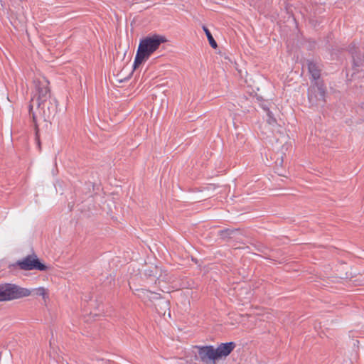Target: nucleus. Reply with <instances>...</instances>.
<instances>
[{
	"label": "nucleus",
	"mask_w": 364,
	"mask_h": 364,
	"mask_svg": "<svg viewBox=\"0 0 364 364\" xmlns=\"http://www.w3.org/2000/svg\"><path fill=\"white\" fill-rule=\"evenodd\" d=\"M309 71L315 81L308 90V98L311 106L323 107L326 102V87L322 81L319 80L321 70L319 66L313 61H308Z\"/></svg>",
	"instance_id": "obj_1"
},
{
	"label": "nucleus",
	"mask_w": 364,
	"mask_h": 364,
	"mask_svg": "<svg viewBox=\"0 0 364 364\" xmlns=\"http://www.w3.org/2000/svg\"><path fill=\"white\" fill-rule=\"evenodd\" d=\"M166 41V39L164 36L157 34L147 36L141 39L133 64L134 69L147 60L159 48V46Z\"/></svg>",
	"instance_id": "obj_2"
},
{
	"label": "nucleus",
	"mask_w": 364,
	"mask_h": 364,
	"mask_svg": "<svg viewBox=\"0 0 364 364\" xmlns=\"http://www.w3.org/2000/svg\"><path fill=\"white\" fill-rule=\"evenodd\" d=\"M31 291L28 289L14 284H0V301H7L28 296Z\"/></svg>",
	"instance_id": "obj_3"
},
{
	"label": "nucleus",
	"mask_w": 364,
	"mask_h": 364,
	"mask_svg": "<svg viewBox=\"0 0 364 364\" xmlns=\"http://www.w3.org/2000/svg\"><path fill=\"white\" fill-rule=\"evenodd\" d=\"M35 83L36 94L31 100L32 105H30V112H31L33 105L36 104L39 107L50 97V90L48 86V82L46 80L43 79L41 81L35 82Z\"/></svg>",
	"instance_id": "obj_4"
},
{
	"label": "nucleus",
	"mask_w": 364,
	"mask_h": 364,
	"mask_svg": "<svg viewBox=\"0 0 364 364\" xmlns=\"http://www.w3.org/2000/svg\"><path fill=\"white\" fill-rule=\"evenodd\" d=\"M15 265L18 266L22 270L45 271L47 269V267L41 263L36 255H28L23 259L17 261Z\"/></svg>",
	"instance_id": "obj_5"
},
{
	"label": "nucleus",
	"mask_w": 364,
	"mask_h": 364,
	"mask_svg": "<svg viewBox=\"0 0 364 364\" xmlns=\"http://www.w3.org/2000/svg\"><path fill=\"white\" fill-rule=\"evenodd\" d=\"M198 349V359L205 364H215L218 360L215 347L213 346H196Z\"/></svg>",
	"instance_id": "obj_6"
},
{
	"label": "nucleus",
	"mask_w": 364,
	"mask_h": 364,
	"mask_svg": "<svg viewBox=\"0 0 364 364\" xmlns=\"http://www.w3.org/2000/svg\"><path fill=\"white\" fill-rule=\"evenodd\" d=\"M236 345L234 342L222 343L217 348H215L218 360L227 357L234 350Z\"/></svg>",
	"instance_id": "obj_7"
},
{
	"label": "nucleus",
	"mask_w": 364,
	"mask_h": 364,
	"mask_svg": "<svg viewBox=\"0 0 364 364\" xmlns=\"http://www.w3.org/2000/svg\"><path fill=\"white\" fill-rule=\"evenodd\" d=\"M138 296L143 300L149 299H158L159 294L155 292L148 291L146 289H141L139 291Z\"/></svg>",
	"instance_id": "obj_8"
},
{
	"label": "nucleus",
	"mask_w": 364,
	"mask_h": 364,
	"mask_svg": "<svg viewBox=\"0 0 364 364\" xmlns=\"http://www.w3.org/2000/svg\"><path fill=\"white\" fill-rule=\"evenodd\" d=\"M203 30L204 31L206 36H207V38L209 41V43L210 45V46L213 48H216L217 46H218V44L216 43V41H215L214 38L213 37L210 31L208 30V28L203 26Z\"/></svg>",
	"instance_id": "obj_9"
},
{
	"label": "nucleus",
	"mask_w": 364,
	"mask_h": 364,
	"mask_svg": "<svg viewBox=\"0 0 364 364\" xmlns=\"http://www.w3.org/2000/svg\"><path fill=\"white\" fill-rule=\"evenodd\" d=\"M267 117H268L267 122L269 124H274L276 122V120L273 117L272 112L269 110H267Z\"/></svg>",
	"instance_id": "obj_10"
},
{
	"label": "nucleus",
	"mask_w": 364,
	"mask_h": 364,
	"mask_svg": "<svg viewBox=\"0 0 364 364\" xmlns=\"http://www.w3.org/2000/svg\"><path fill=\"white\" fill-rule=\"evenodd\" d=\"M36 294L38 296H42L43 298L46 295V289L43 287H39L38 289H36Z\"/></svg>",
	"instance_id": "obj_11"
},
{
	"label": "nucleus",
	"mask_w": 364,
	"mask_h": 364,
	"mask_svg": "<svg viewBox=\"0 0 364 364\" xmlns=\"http://www.w3.org/2000/svg\"><path fill=\"white\" fill-rule=\"evenodd\" d=\"M355 48V46H353V47H350V51L352 53V55H353V61H354V63L355 65H359L358 63L355 62V50H354Z\"/></svg>",
	"instance_id": "obj_12"
},
{
	"label": "nucleus",
	"mask_w": 364,
	"mask_h": 364,
	"mask_svg": "<svg viewBox=\"0 0 364 364\" xmlns=\"http://www.w3.org/2000/svg\"><path fill=\"white\" fill-rule=\"evenodd\" d=\"M32 117H33V122L35 124V128H36V133H37L38 130H37V124H36V117H35V115L33 114H32Z\"/></svg>",
	"instance_id": "obj_13"
},
{
	"label": "nucleus",
	"mask_w": 364,
	"mask_h": 364,
	"mask_svg": "<svg viewBox=\"0 0 364 364\" xmlns=\"http://www.w3.org/2000/svg\"><path fill=\"white\" fill-rule=\"evenodd\" d=\"M161 303L165 307H167L168 306V303L167 301H162Z\"/></svg>",
	"instance_id": "obj_14"
}]
</instances>
